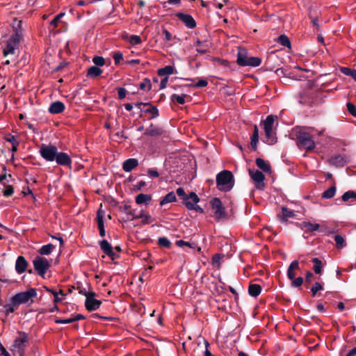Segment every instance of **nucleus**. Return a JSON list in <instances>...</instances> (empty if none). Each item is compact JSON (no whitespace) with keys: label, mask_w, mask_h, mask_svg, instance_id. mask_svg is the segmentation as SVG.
I'll list each match as a JSON object with an SVG mask.
<instances>
[{"label":"nucleus","mask_w":356,"mask_h":356,"mask_svg":"<svg viewBox=\"0 0 356 356\" xmlns=\"http://www.w3.org/2000/svg\"><path fill=\"white\" fill-rule=\"evenodd\" d=\"M308 129V127L299 129L296 136L298 147L307 152H311L315 148L316 144L313 136L307 131Z\"/></svg>","instance_id":"obj_1"},{"label":"nucleus","mask_w":356,"mask_h":356,"mask_svg":"<svg viewBox=\"0 0 356 356\" xmlns=\"http://www.w3.org/2000/svg\"><path fill=\"white\" fill-rule=\"evenodd\" d=\"M217 188L221 191H229L234 185V179L232 172L223 170L216 175Z\"/></svg>","instance_id":"obj_2"},{"label":"nucleus","mask_w":356,"mask_h":356,"mask_svg":"<svg viewBox=\"0 0 356 356\" xmlns=\"http://www.w3.org/2000/svg\"><path fill=\"white\" fill-rule=\"evenodd\" d=\"M37 290L35 288H30L26 291L16 293L13 296L14 305L19 306L22 304L31 305L33 303V299L37 297Z\"/></svg>","instance_id":"obj_3"},{"label":"nucleus","mask_w":356,"mask_h":356,"mask_svg":"<svg viewBox=\"0 0 356 356\" xmlns=\"http://www.w3.org/2000/svg\"><path fill=\"white\" fill-rule=\"evenodd\" d=\"M34 270L42 277H44L47 270L50 268V262L43 257L37 256L33 261Z\"/></svg>","instance_id":"obj_4"},{"label":"nucleus","mask_w":356,"mask_h":356,"mask_svg":"<svg viewBox=\"0 0 356 356\" xmlns=\"http://www.w3.org/2000/svg\"><path fill=\"white\" fill-rule=\"evenodd\" d=\"M39 152L40 156L47 161H54L57 156L58 148L53 145L42 144Z\"/></svg>","instance_id":"obj_5"},{"label":"nucleus","mask_w":356,"mask_h":356,"mask_svg":"<svg viewBox=\"0 0 356 356\" xmlns=\"http://www.w3.org/2000/svg\"><path fill=\"white\" fill-rule=\"evenodd\" d=\"M210 204L212 209L214 211L215 218L219 221L222 219L227 218V215L225 211V207L220 198L214 197L210 201Z\"/></svg>","instance_id":"obj_6"},{"label":"nucleus","mask_w":356,"mask_h":356,"mask_svg":"<svg viewBox=\"0 0 356 356\" xmlns=\"http://www.w3.org/2000/svg\"><path fill=\"white\" fill-rule=\"evenodd\" d=\"M319 92L308 90L300 95L299 103L303 105L312 106L317 102L316 98L320 95Z\"/></svg>","instance_id":"obj_7"},{"label":"nucleus","mask_w":356,"mask_h":356,"mask_svg":"<svg viewBox=\"0 0 356 356\" xmlns=\"http://www.w3.org/2000/svg\"><path fill=\"white\" fill-rule=\"evenodd\" d=\"M249 175L251 179L256 183V188L259 190H263L265 184L264 182L265 179L264 175L258 170L249 169Z\"/></svg>","instance_id":"obj_8"},{"label":"nucleus","mask_w":356,"mask_h":356,"mask_svg":"<svg viewBox=\"0 0 356 356\" xmlns=\"http://www.w3.org/2000/svg\"><path fill=\"white\" fill-rule=\"evenodd\" d=\"M96 293L91 291L89 296H87V298L85 300V307L89 312L97 310L99 308L102 302L95 298Z\"/></svg>","instance_id":"obj_9"},{"label":"nucleus","mask_w":356,"mask_h":356,"mask_svg":"<svg viewBox=\"0 0 356 356\" xmlns=\"http://www.w3.org/2000/svg\"><path fill=\"white\" fill-rule=\"evenodd\" d=\"M329 163L338 168L343 167L346 164L349 163L350 159L347 155L345 154H336L332 156L328 159Z\"/></svg>","instance_id":"obj_10"},{"label":"nucleus","mask_w":356,"mask_h":356,"mask_svg":"<svg viewBox=\"0 0 356 356\" xmlns=\"http://www.w3.org/2000/svg\"><path fill=\"white\" fill-rule=\"evenodd\" d=\"M165 134V131L161 127L154 124H150V125L146 128L144 135L152 137H157Z\"/></svg>","instance_id":"obj_11"},{"label":"nucleus","mask_w":356,"mask_h":356,"mask_svg":"<svg viewBox=\"0 0 356 356\" xmlns=\"http://www.w3.org/2000/svg\"><path fill=\"white\" fill-rule=\"evenodd\" d=\"M176 17L179 20H181L188 29H194L197 26L195 20L191 15L185 14L183 13H177L176 14Z\"/></svg>","instance_id":"obj_12"},{"label":"nucleus","mask_w":356,"mask_h":356,"mask_svg":"<svg viewBox=\"0 0 356 356\" xmlns=\"http://www.w3.org/2000/svg\"><path fill=\"white\" fill-rule=\"evenodd\" d=\"M101 250L107 254L112 260L120 257L119 254L114 252L111 245L106 241L102 240L99 242Z\"/></svg>","instance_id":"obj_13"},{"label":"nucleus","mask_w":356,"mask_h":356,"mask_svg":"<svg viewBox=\"0 0 356 356\" xmlns=\"http://www.w3.org/2000/svg\"><path fill=\"white\" fill-rule=\"evenodd\" d=\"M55 161L56 163L59 165L67 166L71 168L72 165V159L70 155L65 152H57V156H56Z\"/></svg>","instance_id":"obj_14"},{"label":"nucleus","mask_w":356,"mask_h":356,"mask_svg":"<svg viewBox=\"0 0 356 356\" xmlns=\"http://www.w3.org/2000/svg\"><path fill=\"white\" fill-rule=\"evenodd\" d=\"M128 216H132V218L128 217V220H133L134 219L143 218V220H142L143 225H147L153 221V218H152V216L150 215L143 214V211H140V213L138 215H135V211H130L128 212Z\"/></svg>","instance_id":"obj_15"},{"label":"nucleus","mask_w":356,"mask_h":356,"mask_svg":"<svg viewBox=\"0 0 356 356\" xmlns=\"http://www.w3.org/2000/svg\"><path fill=\"white\" fill-rule=\"evenodd\" d=\"M29 262L24 256H19L15 262V270L18 274H22L27 270Z\"/></svg>","instance_id":"obj_16"},{"label":"nucleus","mask_w":356,"mask_h":356,"mask_svg":"<svg viewBox=\"0 0 356 356\" xmlns=\"http://www.w3.org/2000/svg\"><path fill=\"white\" fill-rule=\"evenodd\" d=\"M176 193L179 197H180L183 201L186 199H191L193 202L198 203L200 202V198L197 195V194L194 192H191L188 195L186 194L182 188H178L176 191Z\"/></svg>","instance_id":"obj_17"},{"label":"nucleus","mask_w":356,"mask_h":356,"mask_svg":"<svg viewBox=\"0 0 356 356\" xmlns=\"http://www.w3.org/2000/svg\"><path fill=\"white\" fill-rule=\"evenodd\" d=\"M104 212L100 208L98 209V211L97 212L96 219H97L98 229L99 232V235L102 237H104L106 235V232H105V229H104Z\"/></svg>","instance_id":"obj_18"},{"label":"nucleus","mask_w":356,"mask_h":356,"mask_svg":"<svg viewBox=\"0 0 356 356\" xmlns=\"http://www.w3.org/2000/svg\"><path fill=\"white\" fill-rule=\"evenodd\" d=\"M19 334L20 337L15 340L13 346L17 348L19 351L23 353L24 350V343L28 341V335L24 332H20Z\"/></svg>","instance_id":"obj_19"},{"label":"nucleus","mask_w":356,"mask_h":356,"mask_svg":"<svg viewBox=\"0 0 356 356\" xmlns=\"http://www.w3.org/2000/svg\"><path fill=\"white\" fill-rule=\"evenodd\" d=\"M65 104L60 101H56L51 103L48 108V111L51 114H59L64 111Z\"/></svg>","instance_id":"obj_20"},{"label":"nucleus","mask_w":356,"mask_h":356,"mask_svg":"<svg viewBox=\"0 0 356 356\" xmlns=\"http://www.w3.org/2000/svg\"><path fill=\"white\" fill-rule=\"evenodd\" d=\"M17 25L14 24L13 27L15 29V32L13 33L10 38L8 40L9 42H12L15 44V45L17 46L20 41L21 33L18 29H21V21H16Z\"/></svg>","instance_id":"obj_21"},{"label":"nucleus","mask_w":356,"mask_h":356,"mask_svg":"<svg viewBox=\"0 0 356 356\" xmlns=\"http://www.w3.org/2000/svg\"><path fill=\"white\" fill-rule=\"evenodd\" d=\"M248 58L246 50L243 48H239L237 54V64L242 67L247 66Z\"/></svg>","instance_id":"obj_22"},{"label":"nucleus","mask_w":356,"mask_h":356,"mask_svg":"<svg viewBox=\"0 0 356 356\" xmlns=\"http://www.w3.org/2000/svg\"><path fill=\"white\" fill-rule=\"evenodd\" d=\"M301 229L305 230V232L309 233L317 231L320 229V225L316 223H312L307 221H303L299 224Z\"/></svg>","instance_id":"obj_23"},{"label":"nucleus","mask_w":356,"mask_h":356,"mask_svg":"<svg viewBox=\"0 0 356 356\" xmlns=\"http://www.w3.org/2000/svg\"><path fill=\"white\" fill-rule=\"evenodd\" d=\"M85 318H86V317L83 314H72L71 318H66V319L58 318V319L55 320V323L56 324H67V323H72L77 321L83 320Z\"/></svg>","instance_id":"obj_24"},{"label":"nucleus","mask_w":356,"mask_h":356,"mask_svg":"<svg viewBox=\"0 0 356 356\" xmlns=\"http://www.w3.org/2000/svg\"><path fill=\"white\" fill-rule=\"evenodd\" d=\"M138 165V161L137 159H128L125 160L122 163V169L127 172H129L133 170Z\"/></svg>","instance_id":"obj_25"},{"label":"nucleus","mask_w":356,"mask_h":356,"mask_svg":"<svg viewBox=\"0 0 356 356\" xmlns=\"http://www.w3.org/2000/svg\"><path fill=\"white\" fill-rule=\"evenodd\" d=\"M183 204L189 210H195L200 213H204V210L199 205H197V203L193 202L191 199H186V200H184Z\"/></svg>","instance_id":"obj_26"},{"label":"nucleus","mask_w":356,"mask_h":356,"mask_svg":"<svg viewBox=\"0 0 356 356\" xmlns=\"http://www.w3.org/2000/svg\"><path fill=\"white\" fill-rule=\"evenodd\" d=\"M299 262L297 260L293 261L289 265L287 270V277L290 280L296 278V273L295 270H299Z\"/></svg>","instance_id":"obj_27"},{"label":"nucleus","mask_w":356,"mask_h":356,"mask_svg":"<svg viewBox=\"0 0 356 356\" xmlns=\"http://www.w3.org/2000/svg\"><path fill=\"white\" fill-rule=\"evenodd\" d=\"M250 148L253 151L257 149V143L259 142V129L257 125H254L252 135L250 138Z\"/></svg>","instance_id":"obj_28"},{"label":"nucleus","mask_w":356,"mask_h":356,"mask_svg":"<svg viewBox=\"0 0 356 356\" xmlns=\"http://www.w3.org/2000/svg\"><path fill=\"white\" fill-rule=\"evenodd\" d=\"M177 73V72L176 69L172 65L165 66L164 67L159 69L157 71V74L159 76H164Z\"/></svg>","instance_id":"obj_29"},{"label":"nucleus","mask_w":356,"mask_h":356,"mask_svg":"<svg viewBox=\"0 0 356 356\" xmlns=\"http://www.w3.org/2000/svg\"><path fill=\"white\" fill-rule=\"evenodd\" d=\"M255 163L257 167L264 172H270L271 168L269 162L266 161L263 159L257 158L255 161Z\"/></svg>","instance_id":"obj_30"},{"label":"nucleus","mask_w":356,"mask_h":356,"mask_svg":"<svg viewBox=\"0 0 356 356\" xmlns=\"http://www.w3.org/2000/svg\"><path fill=\"white\" fill-rule=\"evenodd\" d=\"M275 118L277 117L273 115H269L266 117V120L263 122L265 132H268L269 130H273Z\"/></svg>","instance_id":"obj_31"},{"label":"nucleus","mask_w":356,"mask_h":356,"mask_svg":"<svg viewBox=\"0 0 356 356\" xmlns=\"http://www.w3.org/2000/svg\"><path fill=\"white\" fill-rule=\"evenodd\" d=\"M262 288L259 284H250L248 287V293L252 297H257L261 292Z\"/></svg>","instance_id":"obj_32"},{"label":"nucleus","mask_w":356,"mask_h":356,"mask_svg":"<svg viewBox=\"0 0 356 356\" xmlns=\"http://www.w3.org/2000/svg\"><path fill=\"white\" fill-rule=\"evenodd\" d=\"M103 71L97 66H91L88 69L87 77L96 78L102 74Z\"/></svg>","instance_id":"obj_33"},{"label":"nucleus","mask_w":356,"mask_h":356,"mask_svg":"<svg viewBox=\"0 0 356 356\" xmlns=\"http://www.w3.org/2000/svg\"><path fill=\"white\" fill-rule=\"evenodd\" d=\"M152 200L150 195L140 193L136 197V203L137 204H147Z\"/></svg>","instance_id":"obj_34"},{"label":"nucleus","mask_w":356,"mask_h":356,"mask_svg":"<svg viewBox=\"0 0 356 356\" xmlns=\"http://www.w3.org/2000/svg\"><path fill=\"white\" fill-rule=\"evenodd\" d=\"M177 200L176 195L174 192H170L167 195L164 196V197L161 200L160 205L163 206L167 203L174 202Z\"/></svg>","instance_id":"obj_35"},{"label":"nucleus","mask_w":356,"mask_h":356,"mask_svg":"<svg viewBox=\"0 0 356 356\" xmlns=\"http://www.w3.org/2000/svg\"><path fill=\"white\" fill-rule=\"evenodd\" d=\"M277 42L285 47H287L289 49L291 48V42L289 38L284 34L280 35L277 38Z\"/></svg>","instance_id":"obj_36"},{"label":"nucleus","mask_w":356,"mask_h":356,"mask_svg":"<svg viewBox=\"0 0 356 356\" xmlns=\"http://www.w3.org/2000/svg\"><path fill=\"white\" fill-rule=\"evenodd\" d=\"M337 191V188L335 186V184L332 186L330 188H329L327 190L325 191L322 193V198L323 199H330L334 196Z\"/></svg>","instance_id":"obj_37"},{"label":"nucleus","mask_w":356,"mask_h":356,"mask_svg":"<svg viewBox=\"0 0 356 356\" xmlns=\"http://www.w3.org/2000/svg\"><path fill=\"white\" fill-rule=\"evenodd\" d=\"M265 135L266 137V143L268 145H274L277 143V137L273 131V130H269L268 132H265Z\"/></svg>","instance_id":"obj_38"},{"label":"nucleus","mask_w":356,"mask_h":356,"mask_svg":"<svg viewBox=\"0 0 356 356\" xmlns=\"http://www.w3.org/2000/svg\"><path fill=\"white\" fill-rule=\"evenodd\" d=\"M340 71L346 76H351L356 81V70L346 67H341Z\"/></svg>","instance_id":"obj_39"},{"label":"nucleus","mask_w":356,"mask_h":356,"mask_svg":"<svg viewBox=\"0 0 356 356\" xmlns=\"http://www.w3.org/2000/svg\"><path fill=\"white\" fill-rule=\"evenodd\" d=\"M314 264L313 269L316 274H321L322 273V261L320 259L315 257L312 260Z\"/></svg>","instance_id":"obj_40"},{"label":"nucleus","mask_w":356,"mask_h":356,"mask_svg":"<svg viewBox=\"0 0 356 356\" xmlns=\"http://www.w3.org/2000/svg\"><path fill=\"white\" fill-rule=\"evenodd\" d=\"M55 248V246L49 243L44 245H42L40 249L39 250L38 252L42 255H48L51 254L53 249Z\"/></svg>","instance_id":"obj_41"},{"label":"nucleus","mask_w":356,"mask_h":356,"mask_svg":"<svg viewBox=\"0 0 356 356\" xmlns=\"http://www.w3.org/2000/svg\"><path fill=\"white\" fill-rule=\"evenodd\" d=\"M341 200L343 202H348L350 200H356V192L354 191H348L344 193L341 196Z\"/></svg>","instance_id":"obj_42"},{"label":"nucleus","mask_w":356,"mask_h":356,"mask_svg":"<svg viewBox=\"0 0 356 356\" xmlns=\"http://www.w3.org/2000/svg\"><path fill=\"white\" fill-rule=\"evenodd\" d=\"M185 97H188V95L186 94H184L182 95L173 94L170 97V100L172 102H176L179 104H184L186 102Z\"/></svg>","instance_id":"obj_43"},{"label":"nucleus","mask_w":356,"mask_h":356,"mask_svg":"<svg viewBox=\"0 0 356 356\" xmlns=\"http://www.w3.org/2000/svg\"><path fill=\"white\" fill-rule=\"evenodd\" d=\"M143 112L145 113H150L151 117L149 119H154L159 117V113L158 108L154 106H150L147 109L143 110Z\"/></svg>","instance_id":"obj_44"},{"label":"nucleus","mask_w":356,"mask_h":356,"mask_svg":"<svg viewBox=\"0 0 356 356\" xmlns=\"http://www.w3.org/2000/svg\"><path fill=\"white\" fill-rule=\"evenodd\" d=\"M334 239L336 243V247L338 249H342L346 246V243L342 236L337 234L334 236Z\"/></svg>","instance_id":"obj_45"},{"label":"nucleus","mask_w":356,"mask_h":356,"mask_svg":"<svg viewBox=\"0 0 356 356\" xmlns=\"http://www.w3.org/2000/svg\"><path fill=\"white\" fill-rule=\"evenodd\" d=\"M16 47L15 44L7 41L6 47L3 51V56H7L8 54H13Z\"/></svg>","instance_id":"obj_46"},{"label":"nucleus","mask_w":356,"mask_h":356,"mask_svg":"<svg viewBox=\"0 0 356 356\" xmlns=\"http://www.w3.org/2000/svg\"><path fill=\"white\" fill-rule=\"evenodd\" d=\"M13 297L10 299V303L3 305V308L6 309V314L8 315L9 313H13L16 309L18 308V305H14L13 302Z\"/></svg>","instance_id":"obj_47"},{"label":"nucleus","mask_w":356,"mask_h":356,"mask_svg":"<svg viewBox=\"0 0 356 356\" xmlns=\"http://www.w3.org/2000/svg\"><path fill=\"white\" fill-rule=\"evenodd\" d=\"M140 89L145 91H149L152 89V83L149 79L145 78L140 83Z\"/></svg>","instance_id":"obj_48"},{"label":"nucleus","mask_w":356,"mask_h":356,"mask_svg":"<svg viewBox=\"0 0 356 356\" xmlns=\"http://www.w3.org/2000/svg\"><path fill=\"white\" fill-rule=\"evenodd\" d=\"M261 63V59L259 57H249L248 61L247 62V66L257 67Z\"/></svg>","instance_id":"obj_49"},{"label":"nucleus","mask_w":356,"mask_h":356,"mask_svg":"<svg viewBox=\"0 0 356 356\" xmlns=\"http://www.w3.org/2000/svg\"><path fill=\"white\" fill-rule=\"evenodd\" d=\"M158 245L160 247L170 248L171 242L165 237H159L158 238Z\"/></svg>","instance_id":"obj_50"},{"label":"nucleus","mask_w":356,"mask_h":356,"mask_svg":"<svg viewBox=\"0 0 356 356\" xmlns=\"http://www.w3.org/2000/svg\"><path fill=\"white\" fill-rule=\"evenodd\" d=\"M44 289L47 291L50 292L51 293V296H54V303L57 304L58 302H60L62 301L63 299L58 297V293L57 291H56L54 289H49L46 286H44Z\"/></svg>","instance_id":"obj_51"},{"label":"nucleus","mask_w":356,"mask_h":356,"mask_svg":"<svg viewBox=\"0 0 356 356\" xmlns=\"http://www.w3.org/2000/svg\"><path fill=\"white\" fill-rule=\"evenodd\" d=\"M65 15V13H60L50 22V26H53L54 29L58 26V22H60L61 18Z\"/></svg>","instance_id":"obj_52"},{"label":"nucleus","mask_w":356,"mask_h":356,"mask_svg":"<svg viewBox=\"0 0 356 356\" xmlns=\"http://www.w3.org/2000/svg\"><path fill=\"white\" fill-rule=\"evenodd\" d=\"M282 213L283 216V219L286 220L288 218H293L295 216V213L293 211L288 209L286 207L282 208Z\"/></svg>","instance_id":"obj_53"},{"label":"nucleus","mask_w":356,"mask_h":356,"mask_svg":"<svg viewBox=\"0 0 356 356\" xmlns=\"http://www.w3.org/2000/svg\"><path fill=\"white\" fill-rule=\"evenodd\" d=\"M3 186H5V190L3 191V195L5 197H10L14 193V188L11 185H6V184H3Z\"/></svg>","instance_id":"obj_54"},{"label":"nucleus","mask_w":356,"mask_h":356,"mask_svg":"<svg viewBox=\"0 0 356 356\" xmlns=\"http://www.w3.org/2000/svg\"><path fill=\"white\" fill-rule=\"evenodd\" d=\"M196 44L197 46H199L200 47L197 48L196 49V51L201 54H205L208 51V48H207V45L204 44V43L202 42V41H200V40H197L196 42Z\"/></svg>","instance_id":"obj_55"},{"label":"nucleus","mask_w":356,"mask_h":356,"mask_svg":"<svg viewBox=\"0 0 356 356\" xmlns=\"http://www.w3.org/2000/svg\"><path fill=\"white\" fill-rule=\"evenodd\" d=\"M92 62L95 65V66L100 67L105 64V59L102 56H95L92 58Z\"/></svg>","instance_id":"obj_56"},{"label":"nucleus","mask_w":356,"mask_h":356,"mask_svg":"<svg viewBox=\"0 0 356 356\" xmlns=\"http://www.w3.org/2000/svg\"><path fill=\"white\" fill-rule=\"evenodd\" d=\"M323 287L319 282H315L311 288L312 296L314 297L318 291L323 290Z\"/></svg>","instance_id":"obj_57"},{"label":"nucleus","mask_w":356,"mask_h":356,"mask_svg":"<svg viewBox=\"0 0 356 356\" xmlns=\"http://www.w3.org/2000/svg\"><path fill=\"white\" fill-rule=\"evenodd\" d=\"M129 41L132 45L139 44L142 42L140 36L136 35H131Z\"/></svg>","instance_id":"obj_58"},{"label":"nucleus","mask_w":356,"mask_h":356,"mask_svg":"<svg viewBox=\"0 0 356 356\" xmlns=\"http://www.w3.org/2000/svg\"><path fill=\"white\" fill-rule=\"evenodd\" d=\"M291 286L293 287H301L303 284L304 280L302 277L294 278L291 280Z\"/></svg>","instance_id":"obj_59"},{"label":"nucleus","mask_w":356,"mask_h":356,"mask_svg":"<svg viewBox=\"0 0 356 356\" xmlns=\"http://www.w3.org/2000/svg\"><path fill=\"white\" fill-rule=\"evenodd\" d=\"M115 65H119L120 61L123 60V54L120 51H115L113 55Z\"/></svg>","instance_id":"obj_60"},{"label":"nucleus","mask_w":356,"mask_h":356,"mask_svg":"<svg viewBox=\"0 0 356 356\" xmlns=\"http://www.w3.org/2000/svg\"><path fill=\"white\" fill-rule=\"evenodd\" d=\"M346 106H347V110H348V113L351 115L356 117V106L351 102H348L346 104Z\"/></svg>","instance_id":"obj_61"},{"label":"nucleus","mask_w":356,"mask_h":356,"mask_svg":"<svg viewBox=\"0 0 356 356\" xmlns=\"http://www.w3.org/2000/svg\"><path fill=\"white\" fill-rule=\"evenodd\" d=\"M221 254H216L212 257V264L213 266H217L218 268H220V259H221Z\"/></svg>","instance_id":"obj_62"},{"label":"nucleus","mask_w":356,"mask_h":356,"mask_svg":"<svg viewBox=\"0 0 356 356\" xmlns=\"http://www.w3.org/2000/svg\"><path fill=\"white\" fill-rule=\"evenodd\" d=\"M175 244L179 247H182L184 245H186V246H188L191 248H194L195 246V243H190L189 242H186L183 240L177 241Z\"/></svg>","instance_id":"obj_63"},{"label":"nucleus","mask_w":356,"mask_h":356,"mask_svg":"<svg viewBox=\"0 0 356 356\" xmlns=\"http://www.w3.org/2000/svg\"><path fill=\"white\" fill-rule=\"evenodd\" d=\"M208 85V81L205 79H200L196 83L192 85L194 88H202Z\"/></svg>","instance_id":"obj_64"}]
</instances>
